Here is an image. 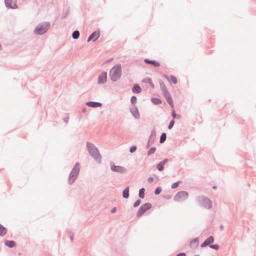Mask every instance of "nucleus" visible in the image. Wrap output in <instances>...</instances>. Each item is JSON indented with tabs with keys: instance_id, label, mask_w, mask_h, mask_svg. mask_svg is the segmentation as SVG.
<instances>
[{
	"instance_id": "nucleus-31",
	"label": "nucleus",
	"mask_w": 256,
	"mask_h": 256,
	"mask_svg": "<svg viewBox=\"0 0 256 256\" xmlns=\"http://www.w3.org/2000/svg\"><path fill=\"white\" fill-rule=\"evenodd\" d=\"M172 117L174 118H180V115L176 114L174 112H172Z\"/></svg>"
},
{
	"instance_id": "nucleus-23",
	"label": "nucleus",
	"mask_w": 256,
	"mask_h": 256,
	"mask_svg": "<svg viewBox=\"0 0 256 256\" xmlns=\"http://www.w3.org/2000/svg\"><path fill=\"white\" fill-rule=\"evenodd\" d=\"M152 102L156 104H161L162 102L160 100L157 98H152Z\"/></svg>"
},
{
	"instance_id": "nucleus-12",
	"label": "nucleus",
	"mask_w": 256,
	"mask_h": 256,
	"mask_svg": "<svg viewBox=\"0 0 256 256\" xmlns=\"http://www.w3.org/2000/svg\"><path fill=\"white\" fill-rule=\"evenodd\" d=\"M144 62L147 64H150L154 66L158 67L160 66V63L156 60H150L146 58L144 60Z\"/></svg>"
},
{
	"instance_id": "nucleus-25",
	"label": "nucleus",
	"mask_w": 256,
	"mask_h": 256,
	"mask_svg": "<svg viewBox=\"0 0 256 256\" xmlns=\"http://www.w3.org/2000/svg\"><path fill=\"white\" fill-rule=\"evenodd\" d=\"M214 240L212 236H210L206 240L208 244L212 243L214 242Z\"/></svg>"
},
{
	"instance_id": "nucleus-28",
	"label": "nucleus",
	"mask_w": 256,
	"mask_h": 256,
	"mask_svg": "<svg viewBox=\"0 0 256 256\" xmlns=\"http://www.w3.org/2000/svg\"><path fill=\"white\" fill-rule=\"evenodd\" d=\"M136 101H137V98H136V96H132L130 100V102H131L132 104H134L136 102Z\"/></svg>"
},
{
	"instance_id": "nucleus-4",
	"label": "nucleus",
	"mask_w": 256,
	"mask_h": 256,
	"mask_svg": "<svg viewBox=\"0 0 256 256\" xmlns=\"http://www.w3.org/2000/svg\"><path fill=\"white\" fill-rule=\"evenodd\" d=\"M80 170V166L78 164H76L74 167L70 175V182H73L76 178Z\"/></svg>"
},
{
	"instance_id": "nucleus-8",
	"label": "nucleus",
	"mask_w": 256,
	"mask_h": 256,
	"mask_svg": "<svg viewBox=\"0 0 256 256\" xmlns=\"http://www.w3.org/2000/svg\"><path fill=\"white\" fill-rule=\"evenodd\" d=\"M152 207V204L150 203H146L142 204L138 209L137 212V216H140L142 215L144 212L149 210Z\"/></svg>"
},
{
	"instance_id": "nucleus-16",
	"label": "nucleus",
	"mask_w": 256,
	"mask_h": 256,
	"mask_svg": "<svg viewBox=\"0 0 256 256\" xmlns=\"http://www.w3.org/2000/svg\"><path fill=\"white\" fill-rule=\"evenodd\" d=\"M132 113L134 116L136 118H140V114L138 112V110L137 108H134L133 110H132Z\"/></svg>"
},
{
	"instance_id": "nucleus-17",
	"label": "nucleus",
	"mask_w": 256,
	"mask_h": 256,
	"mask_svg": "<svg viewBox=\"0 0 256 256\" xmlns=\"http://www.w3.org/2000/svg\"><path fill=\"white\" fill-rule=\"evenodd\" d=\"M132 90L134 93H140L142 92V88L138 85H134Z\"/></svg>"
},
{
	"instance_id": "nucleus-6",
	"label": "nucleus",
	"mask_w": 256,
	"mask_h": 256,
	"mask_svg": "<svg viewBox=\"0 0 256 256\" xmlns=\"http://www.w3.org/2000/svg\"><path fill=\"white\" fill-rule=\"evenodd\" d=\"M163 94L167 102L172 107H174V103L172 98L165 86H164L162 88Z\"/></svg>"
},
{
	"instance_id": "nucleus-2",
	"label": "nucleus",
	"mask_w": 256,
	"mask_h": 256,
	"mask_svg": "<svg viewBox=\"0 0 256 256\" xmlns=\"http://www.w3.org/2000/svg\"><path fill=\"white\" fill-rule=\"evenodd\" d=\"M188 196V194L186 191H180L174 196V200L176 202L185 200Z\"/></svg>"
},
{
	"instance_id": "nucleus-5",
	"label": "nucleus",
	"mask_w": 256,
	"mask_h": 256,
	"mask_svg": "<svg viewBox=\"0 0 256 256\" xmlns=\"http://www.w3.org/2000/svg\"><path fill=\"white\" fill-rule=\"evenodd\" d=\"M49 24H43L36 26L34 30V32L37 34H42L46 32L48 30Z\"/></svg>"
},
{
	"instance_id": "nucleus-32",
	"label": "nucleus",
	"mask_w": 256,
	"mask_h": 256,
	"mask_svg": "<svg viewBox=\"0 0 256 256\" xmlns=\"http://www.w3.org/2000/svg\"><path fill=\"white\" fill-rule=\"evenodd\" d=\"M180 182V181L176 182H174V183L172 185V188H177L178 186V184Z\"/></svg>"
},
{
	"instance_id": "nucleus-35",
	"label": "nucleus",
	"mask_w": 256,
	"mask_h": 256,
	"mask_svg": "<svg viewBox=\"0 0 256 256\" xmlns=\"http://www.w3.org/2000/svg\"><path fill=\"white\" fill-rule=\"evenodd\" d=\"M140 200H136V201L134 202V207H137V206H138L140 205Z\"/></svg>"
},
{
	"instance_id": "nucleus-37",
	"label": "nucleus",
	"mask_w": 256,
	"mask_h": 256,
	"mask_svg": "<svg viewBox=\"0 0 256 256\" xmlns=\"http://www.w3.org/2000/svg\"><path fill=\"white\" fill-rule=\"evenodd\" d=\"M208 244H207L205 240V241H204V242L201 244L200 246H201L202 248H204V247L205 246H208Z\"/></svg>"
},
{
	"instance_id": "nucleus-42",
	"label": "nucleus",
	"mask_w": 256,
	"mask_h": 256,
	"mask_svg": "<svg viewBox=\"0 0 256 256\" xmlns=\"http://www.w3.org/2000/svg\"><path fill=\"white\" fill-rule=\"evenodd\" d=\"M145 82H148V78H146L143 80Z\"/></svg>"
},
{
	"instance_id": "nucleus-24",
	"label": "nucleus",
	"mask_w": 256,
	"mask_h": 256,
	"mask_svg": "<svg viewBox=\"0 0 256 256\" xmlns=\"http://www.w3.org/2000/svg\"><path fill=\"white\" fill-rule=\"evenodd\" d=\"M80 36V32L78 30L74 31L72 34V38L74 39H77Z\"/></svg>"
},
{
	"instance_id": "nucleus-1",
	"label": "nucleus",
	"mask_w": 256,
	"mask_h": 256,
	"mask_svg": "<svg viewBox=\"0 0 256 256\" xmlns=\"http://www.w3.org/2000/svg\"><path fill=\"white\" fill-rule=\"evenodd\" d=\"M111 79L113 81H116L121 76V66L120 64L114 66L111 70L110 73Z\"/></svg>"
},
{
	"instance_id": "nucleus-26",
	"label": "nucleus",
	"mask_w": 256,
	"mask_h": 256,
	"mask_svg": "<svg viewBox=\"0 0 256 256\" xmlns=\"http://www.w3.org/2000/svg\"><path fill=\"white\" fill-rule=\"evenodd\" d=\"M170 80L174 84H177V82H178L177 79H176V78L174 76H170Z\"/></svg>"
},
{
	"instance_id": "nucleus-33",
	"label": "nucleus",
	"mask_w": 256,
	"mask_h": 256,
	"mask_svg": "<svg viewBox=\"0 0 256 256\" xmlns=\"http://www.w3.org/2000/svg\"><path fill=\"white\" fill-rule=\"evenodd\" d=\"M174 120H172L168 125V129H171L172 128V126H174Z\"/></svg>"
},
{
	"instance_id": "nucleus-20",
	"label": "nucleus",
	"mask_w": 256,
	"mask_h": 256,
	"mask_svg": "<svg viewBox=\"0 0 256 256\" xmlns=\"http://www.w3.org/2000/svg\"><path fill=\"white\" fill-rule=\"evenodd\" d=\"M123 197L124 198H128L129 196L128 188H126L122 192Z\"/></svg>"
},
{
	"instance_id": "nucleus-44",
	"label": "nucleus",
	"mask_w": 256,
	"mask_h": 256,
	"mask_svg": "<svg viewBox=\"0 0 256 256\" xmlns=\"http://www.w3.org/2000/svg\"><path fill=\"white\" fill-rule=\"evenodd\" d=\"M213 188H216V186H213Z\"/></svg>"
},
{
	"instance_id": "nucleus-34",
	"label": "nucleus",
	"mask_w": 256,
	"mask_h": 256,
	"mask_svg": "<svg viewBox=\"0 0 256 256\" xmlns=\"http://www.w3.org/2000/svg\"><path fill=\"white\" fill-rule=\"evenodd\" d=\"M210 248L215 250H218L219 248V246L218 244L210 245Z\"/></svg>"
},
{
	"instance_id": "nucleus-19",
	"label": "nucleus",
	"mask_w": 256,
	"mask_h": 256,
	"mask_svg": "<svg viewBox=\"0 0 256 256\" xmlns=\"http://www.w3.org/2000/svg\"><path fill=\"white\" fill-rule=\"evenodd\" d=\"M5 244L8 247L12 248L15 246V242L14 241L7 240L5 242Z\"/></svg>"
},
{
	"instance_id": "nucleus-21",
	"label": "nucleus",
	"mask_w": 256,
	"mask_h": 256,
	"mask_svg": "<svg viewBox=\"0 0 256 256\" xmlns=\"http://www.w3.org/2000/svg\"><path fill=\"white\" fill-rule=\"evenodd\" d=\"M166 135L165 133H162L160 138V142L163 143L166 140Z\"/></svg>"
},
{
	"instance_id": "nucleus-29",
	"label": "nucleus",
	"mask_w": 256,
	"mask_h": 256,
	"mask_svg": "<svg viewBox=\"0 0 256 256\" xmlns=\"http://www.w3.org/2000/svg\"><path fill=\"white\" fill-rule=\"evenodd\" d=\"M156 150L155 148H152L150 149L149 151L148 152V155H150L151 154H153Z\"/></svg>"
},
{
	"instance_id": "nucleus-22",
	"label": "nucleus",
	"mask_w": 256,
	"mask_h": 256,
	"mask_svg": "<svg viewBox=\"0 0 256 256\" xmlns=\"http://www.w3.org/2000/svg\"><path fill=\"white\" fill-rule=\"evenodd\" d=\"M144 188H142L139 190V196L140 198H144Z\"/></svg>"
},
{
	"instance_id": "nucleus-13",
	"label": "nucleus",
	"mask_w": 256,
	"mask_h": 256,
	"mask_svg": "<svg viewBox=\"0 0 256 256\" xmlns=\"http://www.w3.org/2000/svg\"><path fill=\"white\" fill-rule=\"evenodd\" d=\"M198 238H195L194 240H192L190 244V246L192 248H194L198 246Z\"/></svg>"
},
{
	"instance_id": "nucleus-30",
	"label": "nucleus",
	"mask_w": 256,
	"mask_h": 256,
	"mask_svg": "<svg viewBox=\"0 0 256 256\" xmlns=\"http://www.w3.org/2000/svg\"><path fill=\"white\" fill-rule=\"evenodd\" d=\"M162 191V189L160 188H157L155 191H154V194H158Z\"/></svg>"
},
{
	"instance_id": "nucleus-40",
	"label": "nucleus",
	"mask_w": 256,
	"mask_h": 256,
	"mask_svg": "<svg viewBox=\"0 0 256 256\" xmlns=\"http://www.w3.org/2000/svg\"><path fill=\"white\" fill-rule=\"evenodd\" d=\"M116 208H114L112 209L111 212L112 213H114L116 212Z\"/></svg>"
},
{
	"instance_id": "nucleus-3",
	"label": "nucleus",
	"mask_w": 256,
	"mask_h": 256,
	"mask_svg": "<svg viewBox=\"0 0 256 256\" xmlns=\"http://www.w3.org/2000/svg\"><path fill=\"white\" fill-rule=\"evenodd\" d=\"M90 154L95 159L100 158V154L98 150L93 145L90 144L87 145Z\"/></svg>"
},
{
	"instance_id": "nucleus-15",
	"label": "nucleus",
	"mask_w": 256,
	"mask_h": 256,
	"mask_svg": "<svg viewBox=\"0 0 256 256\" xmlns=\"http://www.w3.org/2000/svg\"><path fill=\"white\" fill-rule=\"evenodd\" d=\"M111 168L113 171L116 172H122L124 171V168L122 166H112Z\"/></svg>"
},
{
	"instance_id": "nucleus-36",
	"label": "nucleus",
	"mask_w": 256,
	"mask_h": 256,
	"mask_svg": "<svg viewBox=\"0 0 256 256\" xmlns=\"http://www.w3.org/2000/svg\"><path fill=\"white\" fill-rule=\"evenodd\" d=\"M136 150V147L135 146H132L130 148V152H135Z\"/></svg>"
},
{
	"instance_id": "nucleus-11",
	"label": "nucleus",
	"mask_w": 256,
	"mask_h": 256,
	"mask_svg": "<svg viewBox=\"0 0 256 256\" xmlns=\"http://www.w3.org/2000/svg\"><path fill=\"white\" fill-rule=\"evenodd\" d=\"M100 36V33L98 32H94L92 34L89 38H88V42L93 40L94 41L96 40Z\"/></svg>"
},
{
	"instance_id": "nucleus-10",
	"label": "nucleus",
	"mask_w": 256,
	"mask_h": 256,
	"mask_svg": "<svg viewBox=\"0 0 256 256\" xmlns=\"http://www.w3.org/2000/svg\"><path fill=\"white\" fill-rule=\"evenodd\" d=\"M107 74L106 72H104L100 74L98 76V84H104L106 80Z\"/></svg>"
},
{
	"instance_id": "nucleus-14",
	"label": "nucleus",
	"mask_w": 256,
	"mask_h": 256,
	"mask_svg": "<svg viewBox=\"0 0 256 256\" xmlns=\"http://www.w3.org/2000/svg\"><path fill=\"white\" fill-rule=\"evenodd\" d=\"M86 104L88 106L92 107V108L100 107L102 106V104L100 102H88L86 103Z\"/></svg>"
},
{
	"instance_id": "nucleus-9",
	"label": "nucleus",
	"mask_w": 256,
	"mask_h": 256,
	"mask_svg": "<svg viewBox=\"0 0 256 256\" xmlns=\"http://www.w3.org/2000/svg\"><path fill=\"white\" fill-rule=\"evenodd\" d=\"M5 4L8 8H16V0H5Z\"/></svg>"
},
{
	"instance_id": "nucleus-41",
	"label": "nucleus",
	"mask_w": 256,
	"mask_h": 256,
	"mask_svg": "<svg viewBox=\"0 0 256 256\" xmlns=\"http://www.w3.org/2000/svg\"><path fill=\"white\" fill-rule=\"evenodd\" d=\"M176 256H186V254L184 253H180Z\"/></svg>"
},
{
	"instance_id": "nucleus-43",
	"label": "nucleus",
	"mask_w": 256,
	"mask_h": 256,
	"mask_svg": "<svg viewBox=\"0 0 256 256\" xmlns=\"http://www.w3.org/2000/svg\"><path fill=\"white\" fill-rule=\"evenodd\" d=\"M167 162V160H164L163 162H164V164Z\"/></svg>"
},
{
	"instance_id": "nucleus-39",
	"label": "nucleus",
	"mask_w": 256,
	"mask_h": 256,
	"mask_svg": "<svg viewBox=\"0 0 256 256\" xmlns=\"http://www.w3.org/2000/svg\"><path fill=\"white\" fill-rule=\"evenodd\" d=\"M154 180V178H153L152 177H150L148 179V182L150 183L152 182V181Z\"/></svg>"
},
{
	"instance_id": "nucleus-7",
	"label": "nucleus",
	"mask_w": 256,
	"mask_h": 256,
	"mask_svg": "<svg viewBox=\"0 0 256 256\" xmlns=\"http://www.w3.org/2000/svg\"><path fill=\"white\" fill-rule=\"evenodd\" d=\"M200 202L202 206L206 208H210L212 206L211 201L207 198L202 196L200 198Z\"/></svg>"
},
{
	"instance_id": "nucleus-38",
	"label": "nucleus",
	"mask_w": 256,
	"mask_h": 256,
	"mask_svg": "<svg viewBox=\"0 0 256 256\" xmlns=\"http://www.w3.org/2000/svg\"><path fill=\"white\" fill-rule=\"evenodd\" d=\"M148 83L150 84V85L153 88L154 84H152V80L150 78H148Z\"/></svg>"
},
{
	"instance_id": "nucleus-27",
	"label": "nucleus",
	"mask_w": 256,
	"mask_h": 256,
	"mask_svg": "<svg viewBox=\"0 0 256 256\" xmlns=\"http://www.w3.org/2000/svg\"><path fill=\"white\" fill-rule=\"evenodd\" d=\"M164 164V162H160L157 168L159 170H163V166Z\"/></svg>"
},
{
	"instance_id": "nucleus-18",
	"label": "nucleus",
	"mask_w": 256,
	"mask_h": 256,
	"mask_svg": "<svg viewBox=\"0 0 256 256\" xmlns=\"http://www.w3.org/2000/svg\"><path fill=\"white\" fill-rule=\"evenodd\" d=\"M6 228L0 224V236H3L6 234Z\"/></svg>"
}]
</instances>
